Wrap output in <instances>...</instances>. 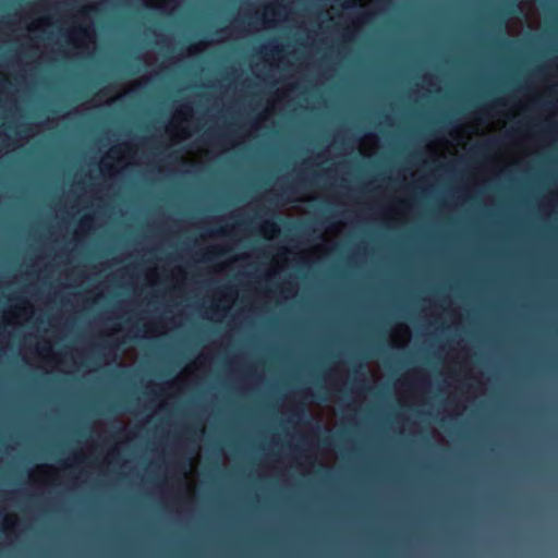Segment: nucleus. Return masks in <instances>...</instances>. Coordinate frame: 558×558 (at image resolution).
Listing matches in <instances>:
<instances>
[{
	"mask_svg": "<svg viewBox=\"0 0 558 558\" xmlns=\"http://www.w3.org/2000/svg\"><path fill=\"white\" fill-rule=\"evenodd\" d=\"M499 146H500V140L493 137V138H489L487 141L478 144L474 148L473 153L476 157H484V156L495 151L497 148H499Z\"/></svg>",
	"mask_w": 558,
	"mask_h": 558,
	"instance_id": "nucleus-1",
	"label": "nucleus"
},
{
	"mask_svg": "<svg viewBox=\"0 0 558 558\" xmlns=\"http://www.w3.org/2000/svg\"><path fill=\"white\" fill-rule=\"evenodd\" d=\"M73 32L78 38L83 39H89L94 35V31L88 26H76Z\"/></svg>",
	"mask_w": 558,
	"mask_h": 558,
	"instance_id": "nucleus-2",
	"label": "nucleus"
},
{
	"mask_svg": "<svg viewBox=\"0 0 558 558\" xmlns=\"http://www.w3.org/2000/svg\"><path fill=\"white\" fill-rule=\"evenodd\" d=\"M264 231L266 233H270V234L275 235L279 232V227L275 221L266 220L264 222Z\"/></svg>",
	"mask_w": 558,
	"mask_h": 558,
	"instance_id": "nucleus-3",
	"label": "nucleus"
},
{
	"mask_svg": "<svg viewBox=\"0 0 558 558\" xmlns=\"http://www.w3.org/2000/svg\"><path fill=\"white\" fill-rule=\"evenodd\" d=\"M222 253L223 252L221 250H218L217 247H213L204 254V259L213 260L214 258L219 257Z\"/></svg>",
	"mask_w": 558,
	"mask_h": 558,
	"instance_id": "nucleus-4",
	"label": "nucleus"
},
{
	"mask_svg": "<svg viewBox=\"0 0 558 558\" xmlns=\"http://www.w3.org/2000/svg\"><path fill=\"white\" fill-rule=\"evenodd\" d=\"M360 369H362V364L359 365V367L354 366L352 368V373L354 374L355 376V380H359L357 378V375H361V381H365V373L364 372H360Z\"/></svg>",
	"mask_w": 558,
	"mask_h": 558,
	"instance_id": "nucleus-5",
	"label": "nucleus"
},
{
	"mask_svg": "<svg viewBox=\"0 0 558 558\" xmlns=\"http://www.w3.org/2000/svg\"><path fill=\"white\" fill-rule=\"evenodd\" d=\"M306 414V411L303 407H300L295 410H293L292 415L295 416L298 420H301Z\"/></svg>",
	"mask_w": 558,
	"mask_h": 558,
	"instance_id": "nucleus-6",
	"label": "nucleus"
},
{
	"mask_svg": "<svg viewBox=\"0 0 558 558\" xmlns=\"http://www.w3.org/2000/svg\"><path fill=\"white\" fill-rule=\"evenodd\" d=\"M360 4L355 1V0H347L344 3H343V8L344 9H355L357 8Z\"/></svg>",
	"mask_w": 558,
	"mask_h": 558,
	"instance_id": "nucleus-7",
	"label": "nucleus"
},
{
	"mask_svg": "<svg viewBox=\"0 0 558 558\" xmlns=\"http://www.w3.org/2000/svg\"><path fill=\"white\" fill-rule=\"evenodd\" d=\"M218 138H219V136L215 132H213V131L206 132V140L207 141L215 142Z\"/></svg>",
	"mask_w": 558,
	"mask_h": 558,
	"instance_id": "nucleus-8",
	"label": "nucleus"
},
{
	"mask_svg": "<svg viewBox=\"0 0 558 558\" xmlns=\"http://www.w3.org/2000/svg\"><path fill=\"white\" fill-rule=\"evenodd\" d=\"M296 191V185H289L286 189H283V194H287L288 196L292 195Z\"/></svg>",
	"mask_w": 558,
	"mask_h": 558,
	"instance_id": "nucleus-9",
	"label": "nucleus"
},
{
	"mask_svg": "<svg viewBox=\"0 0 558 558\" xmlns=\"http://www.w3.org/2000/svg\"><path fill=\"white\" fill-rule=\"evenodd\" d=\"M94 11H96L95 7H88V8L82 9L81 13L85 15V14H88V13L94 12Z\"/></svg>",
	"mask_w": 558,
	"mask_h": 558,
	"instance_id": "nucleus-10",
	"label": "nucleus"
},
{
	"mask_svg": "<svg viewBox=\"0 0 558 558\" xmlns=\"http://www.w3.org/2000/svg\"><path fill=\"white\" fill-rule=\"evenodd\" d=\"M214 233L219 234V235H226L227 230L225 228H220V229L215 230Z\"/></svg>",
	"mask_w": 558,
	"mask_h": 558,
	"instance_id": "nucleus-11",
	"label": "nucleus"
},
{
	"mask_svg": "<svg viewBox=\"0 0 558 558\" xmlns=\"http://www.w3.org/2000/svg\"><path fill=\"white\" fill-rule=\"evenodd\" d=\"M191 108L189 106H183L182 110L180 111L181 114L185 116L186 112H190Z\"/></svg>",
	"mask_w": 558,
	"mask_h": 558,
	"instance_id": "nucleus-12",
	"label": "nucleus"
},
{
	"mask_svg": "<svg viewBox=\"0 0 558 558\" xmlns=\"http://www.w3.org/2000/svg\"><path fill=\"white\" fill-rule=\"evenodd\" d=\"M40 350H41V352H50L51 347L49 344H45V345L41 347Z\"/></svg>",
	"mask_w": 558,
	"mask_h": 558,
	"instance_id": "nucleus-13",
	"label": "nucleus"
},
{
	"mask_svg": "<svg viewBox=\"0 0 558 558\" xmlns=\"http://www.w3.org/2000/svg\"><path fill=\"white\" fill-rule=\"evenodd\" d=\"M97 347H98V348H101V349H107V348H108V349H111V345H107V344H105V343H99Z\"/></svg>",
	"mask_w": 558,
	"mask_h": 558,
	"instance_id": "nucleus-14",
	"label": "nucleus"
},
{
	"mask_svg": "<svg viewBox=\"0 0 558 558\" xmlns=\"http://www.w3.org/2000/svg\"><path fill=\"white\" fill-rule=\"evenodd\" d=\"M5 522L8 527H11L13 525V522L10 519L5 520Z\"/></svg>",
	"mask_w": 558,
	"mask_h": 558,
	"instance_id": "nucleus-15",
	"label": "nucleus"
},
{
	"mask_svg": "<svg viewBox=\"0 0 558 558\" xmlns=\"http://www.w3.org/2000/svg\"><path fill=\"white\" fill-rule=\"evenodd\" d=\"M275 51H277V52L279 51V47H278V46H274V47L271 48V52H275Z\"/></svg>",
	"mask_w": 558,
	"mask_h": 558,
	"instance_id": "nucleus-16",
	"label": "nucleus"
},
{
	"mask_svg": "<svg viewBox=\"0 0 558 558\" xmlns=\"http://www.w3.org/2000/svg\"><path fill=\"white\" fill-rule=\"evenodd\" d=\"M304 182H305V180H304L303 178H300V179H299V181H298V185H299V184H302V183H304Z\"/></svg>",
	"mask_w": 558,
	"mask_h": 558,
	"instance_id": "nucleus-17",
	"label": "nucleus"
},
{
	"mask_svg": "<svg viewBox=\"0 0 558 558\" xmlns=\"http://www.w3.org/2000/svg\"><path fill=\"white\" fill-rule=\"evenodd\" d=\"M495 105H502V101L500 99L495 101Z\"/></svg>",
	"mask_w": 558,
	"mask_h": 558,
	"instance_id": "nucleus-18",
	"label": "nucleus"
},
{
	"mask_svg": "<svg viewBox=\"0 0 558 558\" xmlns=\"http://www.w3.org/2000/svg\"><path fill=\"white\" fill-rule=\"evenodd\" d=\"M86 222H87L86 219L81 221L82 226L86 225Z\"/></svg>",
	"mask_w": 558,
	"mask_h": 558,
	"instance_id": "nucleus-19",
	"label": "nucleus"
},
{
	"mask_svg": "<svg viewBox=\"0 0 558 558\" xmlns=\"http://www.w3.org/2000/svg\"><path fill=\"white\" fill-rule=\"evenodd\" d=\"M327 442H328V439H327V438L323 440V444H324V445H327Z\"/></svg>",
	"mask_w": 558,
	"mask_h": 558,
	"instance_id": "nucleus-20",
	"label": "nucleus"
},
{
	"mask_svg": "<svg viewBox=\"0 0 558 558\" xmlns=\"http://www.w3.org/2000/svg\"><path fill=\"white\" fill-rule=\"evenodd\" d=\"M511 9H513V4L511 5ZM509 13H513V10H509Z\"/></svg>",
	"mask_w": 558,
	"mask_h": 558,
	"instance_id": "nucleus-21",
	"label": "nucleus"
}]
</instances>
